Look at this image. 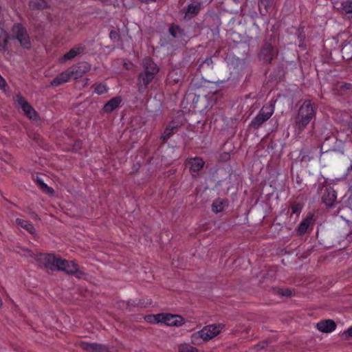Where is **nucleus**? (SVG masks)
Instances as JSON below:
<instances>
[{
    "label": "nucleus",
    "instance_id": "79ce46f5",
    "mask_svg": "<svg viewBox=\"0 0 352 352\" xmlns=\"http://www.w3.org/2000/svg\"><path fill=\"white\" fill-rule=\"evenodd\" d=\"M124 65L126 67V69H129V67L126 66V63H124Z\"/></svg>",
    "mask_w": 352,
    "mask_h": 352
},
{
    "label": "nucleus",
    "instance_id": "a19ab883",
    "mask_svg": "<svg viewBox=\"0 0 352 352\" xmlns=\"http://www.w3.org/2000/svg\"><path fill=\"white\" fill-rule=\"evenodd\" d=\"M2 305H3V302H2L1 298H0V307L2 306Z\"/></svg>",
    "mask_w": 352,
    "mask_h": 352
},
{
    "label": "nucleus",
    "instance_id": "dca6fc26",
    "mask_svg": "<svg viewBox=\"0 0 352 352\" xmlns=\"http://www.w3.org/2000/svg\"><path fill=\"white\" fill-rule=\"evenodd\" d=\"M275 8L274 0H260L259 10L262 15L270 13Z\"/></svg>",
    "mask_w": 352,
    "mask_h": 352
},
{
    "label": "nucleus",
    "instance_id": "e433bc0d",
    "mask_svg": "<svg viewBox=\"0 0 352 352\" xmlns=\"http://www.w3.org/2000/svg\"><path fill=\"white\" fill-rule=\"evenodd\" d=\"M344 334L346 338H352V327L349 328L344 332Z\"/></svg>",
    "mask_w": 352,
    "mask_h": 352
},
{
    "label": "nucleus",
    "instance_id": "393cba45",
    "mask_svg": "<svg viewBox=\"0 0 352 352\" xmlns=\"http://www.w3.org/2000/svg\"><path fill=\"white\" fill-rule=\"evenodd\" d=\"M30 6L32 9H43L47 3L45 0H30Z\"/></svg>",
    "mask_w": 352,
    "mask_h": 352
},
{
    "label": "nucleus",
    "instance_id": "423d86ee",
    "mask_svg": "<svg viewBox=\"0 0 352 352\" xmlns=\"http://www.w3.org/2000/svg\"><path fill=\"white\" fill-rule=\"evenodd\" d=\"M15 102L23 110L25 115L31 120L37 118V113L32 107L21 95H16L14 98Z\"/></svg>",
    "mask_w": 352,
    "mask_h": 352
},
{
    "label": "nucleus",
    "instance_id": "a878e982",
    "mask_svg": "<svg viewBox=\"0 0 352 352\" xmlns=\"http://www.w3.org/2000/svg\"><path fill=\"white\" fill-rule=\"evenodd\" d=\"M342 57L345 59L352 58V45L346 44L342 49Z\"/></svg>",
    "mask_w": 352,
    "mask_h": 352
},
{
    "label": "nucleus",
    "instance_id": "f704fd0d",
    "mask_svg": "<svg viewBox=\"0 0 352 352\" xmlns=\"http://www.w3.org/2000/svg\"><path fill=\"white\" fill-rule=\"evenodd\" d=\"M110 38L111 40L115 41L118 38V34L116 31H111L110 32Z\"/></svg>",
    "mask_w": 352,
    "mask_h": 352
},
{
    "label": "nucleus",
    "instance_id": "ddd939ff",
    "mask_svg": "<svg viewBox=\"0 0 352 352\" xmlns=\"http://www.w3.org/2000/svg\"><path fill=\"white\" fill-rule=\"evenodd\" d=\"M72 79L69 69L63 72L57 76H56L51 82L52 86L56 87L61 84L67 82Z\"/></svg>",
    "mask_w": 352,
    "mask_h": 352
},
{
    "label": "nucleus",
    "instance_id": "2f4dec72",
    "mask_svg": "<svg viewBox=\"0 0 352 352\" xmlns=\"http://www.w3.org/2000/svg\"><path fill=\"white\" fill-rule=\"evenodd\" d=\"M175 129V126L173 125L169 124L168 126H167V127L166 128V129L164 130V131L162 135V138L164 140L168 139L170 136V135L173 133V131Z\"/></svg>",
    "mask_w": 352,
    "mask_h": 352
},
{
    "label": "nucleus",
    "instance_id": "39448f33",
    "mask_svg": "<svg viewBox=\"0 0 352 352\" xmlns=\"http://www.w3.org/2000/svg\"><path fill=\"white\" fill-rule=\"evenodd\" d=\"M12 32L14 38L19 41L23 48L27 50L31 48L32 43L30 38L26 29L21 24H15L12 27Z\"/></svg>",
    "mask_w": 352,
    "mask_h": 352
},
{
    "label": "nucleus",
    "instance_id": "6ab92c4d",
    "mask_svg": "<svg viewBox=\"0 0 352 352\" xmlns=\"http://www.w3.org/2000/svg\"><path fill=\"white\" fill-rule=\"evenodd\" d=\"M201 8V4L199 3H190L187 9V11L185 14V18L186 19H191L194 17L195 15H197Z\"/></svg>",
    "mask_w": 352,
    "mask_h": 352
},
{
    "label": "nucleus",
    "instance_id": "cd10ccee",
    "mask_svg": "<svg viewBox=\"0 0 352 352\" xmlns=\"http://www.w3.org/2000/svg\"><path fill=\"white\" fill-rule=\"evenodd\" d=\"M179 352H199V350L188 344H182L179 346Z\"/></svg>",
    "mask_w": 352,
    "mask_h": 352
},
{
    "label": "nucleus",
    "instance_id": "7ed1b4c3",
    "mask_svg": "<svg viewBox=\"0 0 352 352\" xmlns=\"http://www.w3.org/2000/svg\"><path fill=\"white\" fill-rule=\"evenodd\" d=\"M221 324H210L204 327L201 330L191 335V342L194 344H201L204 342L212 339L221 331Z\"/></svg>",
    "mask_w": 352,
    "mask_h": 352
},
{
    "label": "nucleus",
    "instance_id": "f8f14e48",
    "mask_svg": "<svg viewBox=\"0 0 352 352\" xmlns=\"http://www.w3.org/2000/svg\"><path fill=\"white\" fill-rule=\"evenodd\" d=\"M337 199L336 192L331 188H326L322 199V202L328 207H331Z\"/></svg>",
    "mask_w": 352,
    "mask_h": 352
},
{
    "label": "nucleus",
    "instance_id": "9d476101",
    "mask_svg": "<svg viewBox=\"0 0 352 352\" xmlns=\"http://www.w3.org/2000/svg\"><path fill=\"white\" fill-rule=\"evenodd\" d=\"M72 79L81 78L91 69V65L87 62H81L69 68Z\"/></svg>",
    "mask_w": 352,
    "mask_h": 352
},
{
    "label": "nucleus",
    "instance_id": "473e14b6",
    "mask_svg": "<svg viewBox=\"0 0 352 352\" xmlns=\"http://www.w3.org/2000/svg\"><path fill=\"white\" fill-rule=\"evenodd\" d=\"M108 88L105 84H99L95 87L94 92L97 94L101 95L107 92Z\"/></svg>",
    "mask_w": 352,
    "mask_h": 352
},
{
    "label": "nucleus",
    "instance_id": "c85d7f7f",
    "mask_svg": "<svg viewBox=\"0 0 352 352\" xmlns=\"http://www.w3.org/2000/svg\"><path fill=\"white\" fill-rule=\"evenodd\" d=\"M343 11L347 14L349 18H352V2L346 1L342 3Z\"/></svg>",
    "mask_w": 352,
    "mask_h": 352
},
{
    "label": "nucleus",
    "instance_id": "bb28decb",
    "mask_svg": "<svg viewBox=\"0 0 352 352\" xmlns=\"http://www.w3.org/2000/svg\"><path fill=\"white\" fill-rule=\"evenodd\" d=\"M159 316H162V314H158L155 315H147L144 317L145 321L152 323V324H159L161 323L162 318L158 317Z\"/></svg>",
    "mask_w": 352,
    "mask_h": 352
},
{
    "label": "nucleus",
    "instance_id": "aec40b11",
    "mask_svg": "<svg viewBox=\"0 0 352 352\" xmlns=\"http://www.w3.org/2000/svg\"><path fill=\"white\" fill-rule=\"evenodd\" d=\"M228 206V201L226 199H217L212 205V210L215 213L222 212Z\"/></svg>",
    "mask_w": 352,
    "mask_h": 352
},
{
    "label": "nucleus",
    "instance_id": "ea45409f",
    "mask_svg": "<svg viewBox=\"0 0 352 352\" xmlns=\"http://www.w3.org/2000/svg\"><path fill=\"white\" fill-rule=\"evenodd\" d=\"M281 294H282V295H285V296H289V295H290V293H289V292H287V293H283V292H282Z\"/></svg>",
    "mask_w": 352,
    "mask_h": 352
},
{
    "label": "nucleus",
    "instance_id": "a211bd4d",
    "mask_svg": "<svg viewBox=\"0 0 352 352\" xmlns=\"http://www.w3.org/2000/svg\"><path fill=\"white\" fill-rule=\"evenodd\" d=\"M83 349L87 352H106L104 346L96 343H82Z\"/></svg>",
    "mask_w": 352,
    "mask_h": 352
},
{
    "label": "nucleus",
    "instance_id": "72a5a7b5",
    "mask_svg": "<svg viewBox=\"0 0 352 352\" xmlns=\"http://www.w3.org/2000/svg\"><path fill=\"white\" fill-rule=\"evenodd\" d=\"M300 210V206L298 204H295L292 206V212L293 214H297Z\"/></svg>",
    "mask_w": 352,
    "mask_h": 352
},
{
    "label": "nucleus",
    "instance_id": "58836bf2",
    "mask_svg": "<svg viewBox=\"0 0 352 352\" xmlns=\"http://www.w3.org/2000/svg\"><path fill=\"white\" fill-rule=\"evenodd\" d=\"M351 87V84H345L344 85V87L346 89H350V87Z\"/></svg>",
    "mask_w": 352,
    "mask_h": 352
},
{
    "label": "nucleus",
    "instance_id": "9b49d317",
    "mask_svg": "<svg viewBox=\"0 0 352 352\" xmlns=\"http://www.w3.org/2000/svg\"><path fill=\"white\" fill-rule=\"evenodd\" d=\"M275 54L276 51L272 45L269 43H265L261 51L260 58L264 62L270 63Z\"/></svg>",
    "mask_w": 352,
    "mask_h": 352
},
{
    "label": "nucleus",
    "instance_id": "20e7f679",
    "mask_svg": "<svg viewBox=\"0 0 352 352\" xmlns=\"http://www.w3.org/2000/svg\"><path fill=\"white\" fill-rule=\"evenodd\" d=\"M275 109V101L271 100L268 104L264 105L260 110L258 115L254 118L250 126L254 129L261 126L265 122L270 118Z\"/></svg>",
    "mask_w": 352,
    "mask_h": 352
},
{
    "label": "nucleus",
    "instance_id": "1a4fd4ad",
    "mask_svg": "<svg viewBox=\"0 0 352 352\" xmlns=\"http://www.w3.org/2000/svg\"><path fill=\"white\" fill-rule=\"evenodd\" d=\"M158 317L162 318L161 324H164L170 327H180L184 324V319L179 315L170 314H162V316Z\"/></svg>",
    "mask_w": 352,
    "mask_h": 352
},
{
    "label": "nucleus",
    "instance_id": "5701e85b",
    "mask_svg": "<svg viewBox=\"0 0 352 352\" xmlns=\"http://www.w3.org/2000/svg\"><path fill=\"white\" fill-rule=\"evenodd\" d=\"M16 223L19 226H20L21 227H22V228H25V230H27L28 232H30L31 233L34 232V228L32 224H31L28 221H26L25 219H23L17 218L16 219Z\"/></svg>",
    "mask_w": 352,
    "mask_h": 352
},
{
    "label": "nucleus",
    "instance_id": "f257e3e1",
    "mask_svg": "<svg viewBox=\"0 0 352 352\" xmlns=\"http://www.w3.org/2000/svg\"><path fill=\"white\" fill-rule=\"evenodd\" d=\"M316 110L310 100H305L300 107L295 118L294 131L299 135L315 118Z\"/></svg>",
    "mask_w": 352,
    "mask_h": 352
},
{
    "label": "nucleus",
    "instance_id": "c9c22d12",
    "mask_svg": "<svg viewBox=\"0 0 352 352\" xmlns=\"http://www.w3.org/2000/svg\"><path fill=\"white\" fill-rule=\"evenodd\" d=\"M6 86V82L5 79L0 75V89H3Z\"/></svg>",
    "mask_w": 352,
    "mask_h": 352
},
{
    "label": "nucleus",
    "instance_id": "0eeeda50",
    "mask_svg": "<svg viewBox=\"0 0 352 352\" xmlns=\"http://www.w3.org/2000/svg\"><path fill=\"white\" fill-rule=\"evenodd\" d=\"M59 265L57 270L65 272L67 274H75L78 278H80L83 273L78 270L77 264L74 261H67L61 259L59 261Z\"/></svg>",
    "mask_w": 352,
    "mask_h": 352
},
{
    "label": "nucleus",
    "instance_id": "4be33fe9",
    "mask_svg": "<svg viewBox=\"0 0 352 352\" xmlns=\"http://www.w3.org/2000/svg\"><path fill=\"white\" fill-rule=\"evenodd\" d=\"M8 38V33L3 28H0V51H6L7 50Z\"/></svg>",
    "mask_w": 352,
    "mask_h": 352
},
{
    "label": "nucleus",
    "instance_id": "412c9836",
    "mask_svg": "<svg viewBox=\"0 0 352 352\" xmlns=\"http://www.w3.org/2000/svg\"><path fill=\"white\" fill-rule=\"evenodd\" d=\"M122 100L119 96L115 97L111 99L108 102H107L104 107V110L106 112H111L114 109H116L119 104H120Z\"/></svg>",
    "mask_w": 352,
    "mask_h": 352
},
{
    "label": "nucleus",
    "instance_id": "4468645a",
    "mask_svg": "<svg viewBox=\"0 0 352 352\" xmlns=\"http://www.w3.org/2000/svg\"><path fill=\"white\" fill-rule=\"evenodd\" d=\"M317 329L324 333H330L335 330L336 327V323L331 320L320 321L317 323Z\"/></svg>",
    "mask_w": 352,
    "mask_h": 352
},
{
    "label": "nucleus",
    "instance_id": "7c9ffc66",
    "mask_svg": "<svg viewBox=\"0 0 352 352\" xmlns=\"http://www.w3.org/2000/svg\"><path fill=\"white\" fill-rule=\"evenodd\" d=\"M36 182L40 188L47 193L52 194L54 192V190L45 184L42 179H37Z\"/></svg>",
    "mask_w": 352,
    "mask_h": 352
},
{
    "label": "nucleus",
    "instance_id": "c756f323",
    "mask_svg": "<svg viewBox=\"0 0 352 352\" xmlns=\"http://www.w3.org/2000/svg\"><path fill=\"white\" fill-rule=\"evenodd\" d=\"M170 34L174 37H179L183 34V31L177 25H171L169 28Z\"/></svg>",
    "mask_w": 352,
    "mask_h": 352
},
{
    "label": "nucleus",
    "instance_id": "f03ea898",
    "mask_svg": "<svg viewBox=\"0 0 352 352\" xmlns=\"http://www.w3.org/2000/svg\"><path fill=\"white\" fill-rule=\"evenodd\" d=\"M142 66L144 71L140 74L138 78V89L140 92L144 91L147 88L159 72L158 67L149 57L143 60Z\"/></svg>",
    "mask_w": 352,
    "mask_h": 352
},
{
    "label": "nucleus",
    "instance_id": "4c0bfd02",
    "mask_svg": "<svg viewBox=\"0 0 352 352\" xmlns=\"http://www.w3.org/2000/svg\"><path fill=\"white\" fill-rule=\"evenodd\" d=\"M142 1L146 2V3H150V2H155L156 0H141Z\"/></svg>",
    "mask_w": 352,
    "mask_h": 352
},
{
    "label": "nucleus",
    "instance_id": "2eb2a0df",
    "mask_svg": "<svg viewBox=\"0 0 352 352\" xmlns=\"http://www.w3.org/2000/svg\"><path fill=\"white\" fill-rule=\"evenodd\" d=\"M186 164L189 166L190 170L192 173H195L203 168L204 162L200 157H195L188 160L186 161Z\"/></svg>",
    "mask_w": 352,
    "mask_h": 352
},
{
    "label": "nucleus",
    "instance_id": "b1692460",
    "mask_svg": "<svg viewBox=\"0 0 352 352\" xmlns=\"http://www.w3.org/2000/svg\"><path fill=\"white\" fill-rule=\"evenodd\" d=\"M310 222H311V219L309 218H307V219H304L300 223L298 228V232L300 235H302L307 232V230L309 226Z\"/></svg>",
    "mask_w": 352,
    "mask_h": 352
},
{
    "label": "nucleus",
    "instance_id": "6e6552de",
    "mask_svg": "<svg viewBox=\"0 0 352 352\" xmlns=\"http://www.w3.org/2000/svg\"><path fill=\"white\" fill-rule=\"evenodd\" d=\"M38 259L45 267L52 270H57L58 266H60L59 261L61 260L54 254H41Z\"/></svg>",
    "mask_w": 352,
    "mask_h": 352
},
{
    "label": "nucleus",
    "instance_id": "f3484780",
    "mask_svg": "<svg viewBox=\"0 0 352 352\" xmlns=\"http://www.w3.org/2000/svg\"><path fill=\"white\" fill-rule=\"evenodd\" d=\"M83 51V47H76L72 49H71L68 52H67L63 56H62L59 61L60 63H64L67 60H72L78 55H79L80 53H82Z\"/></svg>",
    "mask_w": 352,
    "mask_h": 352
}]
</instances>
